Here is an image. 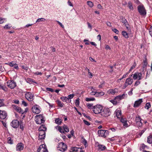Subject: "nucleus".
I'll use <instances>...</instances> for the list:
<instances>
[{
	"label": "nucleus",
	"instance_id": "nucleus-1",
	"mask_svg": "<svg viewBox=\"0 0 152 152\" xmlns=\"http://www.w3.org/2000/svg\"><path fill=\"white\" fill-rule=\"evenodd\" d=\"M102 110L103 107L100 104H96L94 106L92 109V111L96 114L100 113Z\"/></svg>",
	"mask_w": 152,
	"mask_h": 152
},
{
	"label": "nucleus",
	"instance_id": "nucleus-2",
	"mask_svg": "<svg viewBox=\"0 0 152 152\" xmlns=\"http://www.w3.org/2000/svg\"><path fill=\"white\" fill-rule=\"evenodd\" d=\"M137 10L141 15L145 16L146 15V10L143 5H140L138 6L137 7Z\"/></svg>",
	"mask_w": 152,
	"mask_h": 152
},
{
	"label": "nucleus",
	"instance_id": "nucleus-3",
	"mask_svg": "<svg viewBox=\"0 0 152 152\" xmlns=\"http://www.w3.org/2000/svg\"><path fill=\"white\" fill-rule=\"evenodd\" d=\"M98 133L99 136L106 137L109 134V132L107 130H99L98 131Z\"/></svg>",
	"mask_w": 152,
	"mask_h": 152
},
{
	"label": "nucleus",
	"instance_id": "nucleus-4",
	"mask_svg": "<svg viewBox=\"0 0 152 152\" xmlns=\"http://www.w3.org/2000/svg\"><path fill=\"white\" fill-rule=\"evenodd\" d=\"M101 115L104 117H108L111 114V112L108 108H104L103 110L100 113Z\"/></svg>",
	"mask_w": 152,
	"mask_h": 152
},
{
	"label": "nucleus",
	"instance_id": "nucleus-5",
	"mask_svg": "<svg viewBox=\"0 0 152 152\" xmlns=\"http://www.w3.org/2000/svg\"><path fill=\"white\" fill-rule=\"evenodd\" d=\"M25 96L26 99L29 101H32L34 99V95L31 92H26Z\"/></svg>",
	"mask_w": 152,
	"mask_h": 152
},
{
	"label": "nucleus",
	"instance_id": "nucleus-6",
	"mask_svg": "<svg viewBox=\"0 0 152 152\" xmlns=\"http://www.w3.org/2000/svg\"><path fill=\"white\" fill-rule=\"evenodd\" d=\"M67 146L64 142H61L58 144V150L62 152L65 151L67 149Z\"/></svg>",
	"mask_w": 152,
	"mask_h": 152
},
{
	"label": "nucleus",
	"instance_id": "nucleus-7",
	"mask_svg": "<svg viewBox=\"0 0 152 152\" xmlns=\"http://www.w3.org/2000/svg\"><path fill=\"white\" fill-rule=\"evenodd\" d=\"M7 86L11 89H13L16 86V83L13 80H9L7 83Z\"/></svg>",
	"mask_w": 152,
	"mask_h": 152
},
{
	"label": "nucleus",
	"instance_id": "nucleus-8",
	"mask_svg": "<svg viewBox=\"0 0 152 152\" xmlns=\"http://www.w3.org/2000/svg\"><path fill=\"white\" fill-rule=\"evenodd\" d=\"M48 150L44 144L41 145L37 150V152H48Z\"/></svg>",
	"mask_w": 152,
	"mask_h": 152
},
{
	"label": "nucleus",
	"instance_id": "nucleus-9",
	"mask_svg": "<svg viewBox=\"0 0 152 152\" xmlns=\"http://www.w3.org/2000/svg\"><path fill=\"white\" fill-rule=\"evenodd\" d=\"M20 122L17 120H14L11 123V125L13 128H17L19 126Z\"/></svg>",
	"mask_w": 152,
	"mask_h": 152
},
{
	"label": "nucleus",
	"instance_id": "nucleus-10",
	"mask_svg": "<svg viewBox=\"0 0 152 152\" xmlns=\"http://www.w3.org/2000/svg\"><path fill=\"white\" fill-rule=\"evenodd\" d=\"M32 110L34 113L36 114L39 113L40 112L39 107L37 105H35L32 107Z\"/></svg>",
	"mask_w": 152,
	"mask_h": 152
},
{
	"label": "nucleus",
	"instance_id": "nucleus-11",
	"mask_svg": "<svg viewBox=\"0 0 152 152\" xmlns=\"http://www.w3.org/2000/svg\"><path fill=\"white\" fill-rule=\"evenodd\" d=\"M12 107L15 109L17 112L22 114L24 113V112L20 107L17 106L15 105H12Z\"/></svg>",
	"mask_w": 152,
	"mask_h": 152
},
{
	"label": "nucleus",
	"instance_id": "nucleus-12",
	"mask_svg": "<svg viewBox=\"0 0 152 152\" xmlns=\"http://www.w3.org/2000/svg\"><path fill=\"white\" fill-rule=\"evenodd\" d=\"M142 102V99H139L135 102L133 105V107L134 108L138 107Z\"/></svg>",
	"mask_w": 152,
	"mask_h": 152
},
{
	"label": "nucleus",
	"instance_id": "nucleus-13",
	"mask_svg": "<svg viewBox=\"0 0 152 152\" xmlns=\"http://www.w3.org/2000/svg\"><path fill=\"white\" fill-rule=\"evenodd\" d=\"M7 116V114L6 112L5 111L0 110V118L4 119Z\"/></svg>",
	"mask_w": 152,
	"mask_h": 152
},
{
	"label": "nucleus",
	"instance_id": "nucleus-14",
	"mask_svg": "<svg viewBox=\"0 0 152 152\" xmlns=\"http://www.w3.org/2000/svg\"><path fill=\"white\" fill-rule=\"evenodd\" d=\"M39 138L41 140L44 139L45 136V131H39Z\"/></svg>",
	"mask_w": 152,
	"mask_h": 152
},
{
	"label": "nucleus",
	"instance_id": "nucleus-15",
	"mask_svg": "<svg viewBox=\"0 0 152 152\" xmlns=\"http://www.w3.org/2000/svg\"><path fill=\"white\" fill-rule=\"evenodd\" d=\"M23 145L22 143H19L17 144L16 147V149L17 151H20L23 149Z\"/></svg>",
	"mask_w": 152,
	"mask_h": 152
},
{
	"label": "nucleus",
	"instance_id": "nucleus-16",
	"mask_svg": "<svg viewBox=\"0 0 152 152\" xmlns=\"http://www.w3.org/2000/svg\"><path fill=\"white\" fill-rule=\"evenodd\" d=\"M91 94L92 95H95L96 97H100L103 96L104 94V93L103 92H93Z\"/></svg>",
	"mask_w": 152,
	"mask_h": 152
},
{
	"label": "nucleus",
	"instance_id": "nucleus-17",
	"mask_svg": "<svg viewBox=\"0 0 152 152\" xmlns=\"http://www.w3.org/2000/svg\"><path fill=\"white\" fill-rule=\"evenodd\" d=\"M97 147L99 150L100 151H104L106 148V146L103 145L98 144Z\"/></svg>",
	"mask_w": 152,
	"mask_h": 152
},
{
	"label": "nucleus",
	"instance_id": "nucleus-18",
	"mask_svg": "<svg viewBox=\"0 0 152 152\" xmlns=\"http://www.w3.org/2000/svg\"><path fill=\"white\" fill-rule=\"evenodd\" d=\"M60 99L64 102H65L66 103H69L71 102V100H69L68 97L66 96H62L60 98Z\"/></svg>",
	"mask_w": 152,
	"mask_h": 152
},
{
	"label": "nucleus",
	"instance_id": "nucleus-19",
	"mask_svg": "<svg viewBox=\"0 0 152 152\" xmlns=\"http://www.w3.org/2000/svg\"><path fill=\"white\" fill-rule=\"evenodd\" d=\"M127 94H124L121 95H119L118 96H116L115 97V99L117 100V101H119L120 100L124 98L125 96H127Z\"/></svg>",
	"mask_w": 152,
	"mask_h": 152
},
{
	"label": "nucleus",
	"instance_id": "nucleus-20",
	"mask_svg": "<svg viewBox=\"0 0 152 152\" xmlns=\"http://www.w3.org/2000/svg\"><path fill=\"white\" fill-rule=\"evenodd\" d=\"M121 121L123 124L124 126L126 127H128V124L127 123V120L126 118H121L120 120Z\"/></svg>",
	"mask_w": 152,
	"mask_h": 152
},
{
	"label": "nucleus",
	"instance_id": "nucleus-21",
	"mask_svg": "<svg viewBox=\"0 0 152 152\" xmlns=\"http://www.w3.org/2000/svg\"><path fill=\"white\" fill-rule=\"evenodd\" d=\"M36 123L37 124H41L42 123H44L45 122V120H44V118H37L36 120Z\"/></svg>",
	"mask_w": 152,
	"mask_h": 152
},
{
	"label": "nucleus",
	"instance_id": "nucleus-22",
	"mask_svg": "<svg viewBox=\"0 0 152 152\" xmlns=\"http://www.w3.org/2000/svg\"><path fill=\"white\" fill-rule=\"evenodd\" d=\"M117 92V89L115 88L114 89H110L108 91V93L111 94L113 95L114 94L116 93Z\"/></svg>",
	"mask_w": 152,
	"mask_h": 152
},
{
	"label": "nucleus",
	"instance_id": "nucleus-23",
	"mask_svg": "<svg viewBox=\"0 0 152 152\" xmlns=\"http://www.w3.org/2000/svg\"><path fill=\"white\" fill-rule=\"evenodd\" d=\"M133 82V80L132 79H131L130 78H128L126 80L125 83L127 84L128 85H131Z\"/></svg>",
	"mask_w": 152,
	"mask_h": 152
},
{
	"label": "nucleus",
	"instance_id": "nucleus-24",
	"mask_svg": "<svg viewBox=\"0 0 152 152\" xmlns=\"http://www.w3.org/2000/svg\"><path fill=\"white\" fill-rule=\"evenodd\" d=\"M56 102L59 107H63L64 105V104L62 103L59 100H57L56 101Z\"/></svg>",
	"mask_w": 152,
	"mask_h": 152
},
{
	"label": "nucleus",
	"instance_id": "nucleus-25",
	"mask_svg": "<svg viewBox=\"0 0 152 152\" xmlns=\"http://www.w3.org/2000/svg\"><path fill=\"white\" fill-rule=\"evenodd\" d=\"M116 115L117 118H120L121 117V111L120 110H116Z\"/></svg>",
	"mask_w": 152,
	"mask_h": 152
},
{
	"label": "nucleus",
	"instance_id": "nucleus-26",
	"mask_svg": "<svg viewBox=\"0 0 152 152\" xmlns=\"http://www.w3.org/2000/svg\"><path fill=\"white\" fill-rule=\"evenodd\" d=\"M47 129L46 128L44 125H42L40 126L39 129V131H45Z\"/></svg>",
	"mask_w": 152,
	"mask_h": 152
},
{
	"label": "nucleus",
	"instance_id": "nucleus-27",
	"mask_svg": "<svg viewBox=\"0 0 152 152\" xmlns=\"http://www.w3.org/2000/svg\"><path fill=\"white\" fill-rule=\"evenodd\" d=\"M147 142L149 144L152 143V135H151L148 137Z\"/></svg>",
	"mask_w": 152,
	"mask_h": 152
},
{
	"label": "nucleus",
	"instance_id": "nucleus-28",
	"mask_svg": "<svg viewBox=\"0 0 152 152\" xmlns=\"http://www.w3.org/2000/svg\"><path fill=\"white\" fill-rule=\"evenodd\" d=\"M27 81L28 83H34L36 84L37 83V82H35V81L32 78H27Z\"/></svg>",
	"mask_w": 152,
	"mask_h": 152
},
{
	"label": "nucleus",
	"instance_id": "nucleus-29",
	"mask_svg": "<svg viewBox=\"0 0 152 152\" xmlns=\"http://www.w3.org/2000/svg\"><path fill=\"white\" fill-rule=\"evenodd\" d=\"M93 104H90V103H87L86 104V105L88 108L89 109H91L92 111V109L94 107V106H93Z\"/></svg>",
	"mask_w": 152,
	"mask_h": 152
},
{
	"label": "nucleus",
	"instance_id": "nucleus-30",
	"mask_svg": "<svg viewBox=\"0 0 152 152\" xmlns=\"http://www.w3.org/2000/svg\"><path fill=\"white\" fill-rule=\"evenodd\" d=\"M55 122L56 124L60 125L62 121L61 120V119L59 118H56L55 120Z\"/></svg>",
	"mask_w": 152,
	"mask_h": 152
},
{
	"label": "nucleus",
	"instance_id": "nucleus-31",
	"mask_svg": "<svg viewBox=\"0 0 152 152\" xmlns=\"http://www.w3.org/2000/svg\"><path fill=\"white\" fill-rule=\"evenodd\" d=\"M147 147V146L144 144H142L141 145L140 147V149L141 151L142 150L143 151V150L145 148H146Z\"/></svg>",
	"mask_w": 152,
	"mask_h": 152
},
{
	"label": "nucleus",
	"instance_id": "nucleus-32",
	"mask_svg": "<svg viewBox=\"0 0 152 152\" xmlns=\"http://www.w3.org/2000/svg\"><path fill=\"white\" fill-rule=\"evenodd\" d=\"M95 100V99L94 97L88 98L87 97L85 99V100L87 102L93 101Z\"/></svg>",
	"mask_w": 152,
	"mask_h": 152
},
{
	"label": "nucleus",
	"instance_id": "nucleus-33",
	"mask_svg": "<svg viewBox=\"0 0 152 152\" xmlns=\"http://www.w3.org/2000/svg\"><path fill=\"white\" fill-rule=\"evenodd\" d=\"M110 102L112 103L114 105H116L117 104V101L115 98L113 99L110 100Z\"/></svg>",
	"mask_w": 152,
	"mask_h": 152
},
{
	"label": "nucleus",
	"instance_id": "nucleus-34",
	"mask_svg": "<svg viewBox=\"0 0 152 152\" xmlns=\"http://www.w3.org/2000/svg\"><path fill=\"white\" fill-rule=\"evenodd\" d=\"M142 120V119L138 115V116H136L135 118L136 122L141 121Z\"/></svg>",
	"mask_w": 152,
	"mask_h": 152
},
{
	"label": "nucleus",
	"instance_id": "nucleus-35",
	"mask_svg": "<svg viewBox=\"0 0 152 152\" xmlns=\"http://www.w3.org/2000/svg\"><path fill=\"white\" fill-rule=\"evenodd\" d=\"M64 130L66 132H68L69 131V129L67 126L66 125H64L63 126Z\"/></svg>",
	"mask_w": 152,
	"mask_h": 152
},
{
	"label": "nucleus",
	"instance_id": "nucleus-36",
	"mask_svg": "<svg viewBox=\"0 0 152 152\" xmlns=\"http://www.w3.org/2000/svg\"><path fill=\"white\" fill-rule=\"evenodd\" d=\"M122 34L126 38H127L128 37V34L125 31H123Z\"/></svg>",
	"mask_w": 152,
	"mask_h": 152
},
{
	"label": "nucleus",
	"instance_id": "nucleus-37",
	"mask_svg": "<svg viewBox=\"0 0 152 152\" xmlns=\"http://www.w3.org/2000/svg\"><path fill=\"white\" fill-rule=\"evenodd\" d=\"M151 107L150 103V102H148L145 105V108L147 109H148Z\"/></svg>",
	"mask_w": 152,
	"mask_h": 152
},
{
	"label": "nucleus",
	"instance_id": "nucleus-38",
	"mask_svg": "<svg viewBox=\"0 0 152 152\" xmlns=\"http://www.w3.org/2000/svg\"><path fill=\"white\" fill-rule=\"evenodd\" d=\"M79 100H80L79 98H78L75 100V104L77 107H78L79 105V103H80Z\"/></svg>",
	"mask_w": 152,
	"mask_h": 152
},
{
	"label": "nucleus",
	"instance_id": "nucleus-39",
	"mask_svg": "<svg viewBox=\"0 0 152 152\" xmlns=\"http://www.w3.org/2000/svg\"><path fill=\"white\" fill-rule=\"evenodd\" d=\"M7 140L8 143L10 144H13V140L11 139L10 137H8L7 138Z\"/></svg>",
	"mask_w": 152,
	"mask_h": 152
},
{
	"label": "nucleus",
	"instance_id": "nucleus-40",
	"mask_svg": "<svg viewBox=\"0 0 152 152\" xmlns=\"http://www.w3.org/2000/svg\"><path fill=\"white\" fill-rule=\"evenodd\" d=\"M87 4L88 5L91 7H92L94 6V4L93 2L91 1H88Z\"/></svg>",
	"mask_w": 152,
	"mask_h": 152
},
{
	"label": "nucleus",
	"instance_id": "nucleus-41",
	"mask_svg": "<svg viewBox=\"0 0 152 152\" xmlns=\"http://www.w3.org/2000/svg\"><path fill=\"white\" fill-rule=\"evenodd\" d=\"M20 126V129H22V131H23L24 129V126L23 124V123L22 121H20V122L19 123V124Z\"/></svg>",
	"mask_w": 152,
	"mask_h": 152
},
{
	"label": "nucleus",
	"instance_id": "nucleus-42",
	"mask_svg": "<svg viewBox=\"0 0 152 152\" xmlns=\"http://www.w3.org/2000/svg\"><path fill=\"white\" fill-rule=\"evenodd\" d=\"M45 20V19L43 18H39L37 20L36 22H39L40 21H44Z\"/></svg>",
	"mask_w": 152,
	"mask_h": 152
},
{
	"label": "nucleus",
	"instance_id": "nucleus-43",
	"mask_svg": "<svg viewBox=\"0 0 152 152\" xmlns=\"http://www.w3.org/2000/svg\"><path fill=\"white\" fill-rule=\"evenodd\" d=\"M4 100V99H0V107L3 106L4 104L3 102Z\"/></svg>",
	"mask_w": 152,
	"mask_h": 152
},
{
	"label": "nucleus",
	"instance_id": "nucleus-44",
	"mask_svg": "<svg viewBox=\"0 0 152 152\" xmlns=\"http://www.w3.org/2000/svg\"><path fill=\"white\" fill-rule=\"evenodd\" d=\"M0 89H1L4 91H6L7 88L6 87H4L3 85H2L0 84Z\"/></svg>",
	"mask_w": 152,
	"mask_h": 152
},
{
	"label": "nucleus",
	"instance_id": "nucleus-45",
	"mask_svg": "<svg viewBox=\"0 0 152 152\" xmlns=\"http://www.w3.org/2000/svg\"><path fill=\"white\" fill-rule=\"evenodd\" d=\"M58 130L61 133H64V129L62 128L60 126H58Z\"/></svg>",
	"mask_w": 152,
	"mask_h": 152
},
{
	"label": "nucleus",
	"instance_id": "nucleus-46",
	"mask_svg": "<svg viewBox=\"0 0 152 152\" xmlns=\"http://www.w3.org/2000/svg\"><path fill=\"white\" fill-rule=\"evenodd\" d=\"M128 7L130 10H133V7L132 4L130 2H129L128 3Z\"/></svg>",
	"mask_w": 152,
	"mask_h": 152
},
{
	"label": "nucleus",
	"instance_id": "nucleus-47",
	"mask_svg": "<svg viewBox=\"0 0 152 152\" xmlns=\"http://www.w3.org/2000/svg\"><path fill=\"white\" fill-rule=\"evenodd\" d=\"M74 96L75 95L74 94H70L67 97L69 100V99H71L73 98L74 97Z\"/></svg>",
	"mask_w": 152,
	"mask_h": 152
},
{
	"label": "nucleus",
	"instance_id": "nucleus-48",
	"mask_svg": "<svg viewBox=\"0 0 152 152\" xmlns=\"http://www.w3.org/2000/svg\"><path fill=\"white\" fill-rule=\"evenodd\" d=\"M136 125L139 127H141L142 125V123L141 121L136 122Z\"/></svg>",
	"mask_w": 152,
	"mask_h": 152
},
{
	"label": "nucleus",
	"instance_id": "nucleus-49",
	"mask_svg": "<svg viewBox=\"0 0 152 152\" xmlns=\"http://www.w3.org/2000/svg\"><path fill=\"white\" fill-rule=\"evenodd\" d=\"M136 125L139 127H141L142 125V123L141 121L136 122Z\"/></svg>",
	"mask_w": 152,
	"mask_h": 152
},
{
	"label": "nucleus",
	"instance_id": "nucleus-50",
	"mask_svg": "<svg viewBox=\"0 0 152 152\" xmlns=\"http://www.w3.org/2000/svg\"><path fill=\"white\" fill-rule=\"evenodd\" d=\"M138 77L137 72L135 73L133 75V78L135 80Z\"/></svg>",
	"mask_w": 152,
	"mask_h": 152
},
{
	"label": "nucleus",
	"instance_id": "nucleus-51",
	"mask_svg": "<svg viewBox=\"0 0 152 152\" xmlns=\"http://www.w3.org/2000/svg\"><path fill=\"white\" fill-rule=\"evenodd\" d=\"M138 74V77H139L138 80H140L142 79V74L141 73H139L137 72Z\"/></svg>",
	"mask_w": 152,
	"mask_h": 152
},
{
	"label": "nucleus",
	"instance_id": "nucleus-52",
	"mask_svg": "<svg viewBox=\"0 0 152 152\" xmlns=\"http://www.w3.org/2000/svg\"><path fill=\"white\" fill-rule=\"evenodd\" d=\"M136 65V64L135 62H134L133 65L131 67L129 70V72H130L131 70H132L135 67Z\"/></svg>",
	"mask_w": 152,
	"mask_h": 152
},
{
	"label": "nucleus",
	"instance_id": "nucleus-53",
	"mask_svg": "<svg viewBox=\"0 0 152 152\" xmlns=\"http://www.w3.org/2000/svg\"><path fill=\"white\" fill-rule=\"evenodd\" d=\"M82 143L85 146V147L86 146L87 141L85 139H83V140L82 141Z\"/></svg>",
	"mask_w": 152,
	"mask_h": 152
},
{
	"label": "nucleus",
	"instance_id": "nucleus-54",
	"mask_svg": "<svg viewBox=\"0 0 152 152\" xmlns=\"http://www.w3.org/2000/svg\"><path fill=\"white\" fill-rule=\"evenodd\" d=\"M46 89L47 91H50L51 92H53L54 91V90L52 88H47Z\"/></svg>",
	"mask_w": 152,
	"mask_h": 152
},
{
	"label": "nucleus",
	"instance_id": "nucleus-55",
	"mask_svg": "<svg viewBox=\"0 0 152 152\" xmlns=\"http://www.w3.org/2000/svg\"><path fill=\"white\" fill-rule=\"evenodd\" d=\"M37 118H42H42H44V116L42 114H40L38 115H37Z\"/></svg>",
	"mask_w": 152,
	"mask_h": 152
},
{
	"label": "nucleus",
	"instance_id": "nucleus-56",
	"mask_svg": "<svg viewBox=\"0 0 152 152\" xmlns=\"http://www.w3.org/2000/svg\"><path fill=\"white\" fill-rule=\"evenodd\" d=\"M80 148L81 149V148H79L77 147H74L72 149V150L73 151H78V149Z\"/></svg>",
	"mask_w": 152,
	"mask_h": 152
},
{
	"label": "nucleus",
	"instance_id": "nucleus-57",
	"mask_svg": "<svg viewBox=\"0 0 152 152\" xmlns=\"http://www.w3.org/2000/svg\"><path fill=\"white\" fill-rule=\"evenodd\" d=\"M11 26H9L8 24L6 25L4 27V28L5 29H9L10 28Z\"/></svg>",
	"mask_w": 152,
	"mask_h": 152
},
{
	"label": "nucleus",
	"instance_id": "nucleus-58",
	"mask_svg": "<svg viewBox=\"0 0 152 152\" xmlns=\"http://www.w3.org/2000/svg\"><path fill=\"white\" fill-rule=\"evenodd\" d=\"M83 121V122L84 123V124H85L86 125H87L89 126L90 125V123L88 122L87 121H86L85 120H84Z\"/></svg>",
	"mask_w": 152,
	"mask_h": 152
},
{
	"label": "nucleus",
	"instance_id": "nucleus-59",
	"mask_svg": "<svg viewBox=\"0 0 152 152\" xmlns=\"http://www.w3.org/2000/svg\"><path fill=\"white\" fill-rule=\"evenodd\" d=\"M4 18H0V24H2L4 22Z\"/></svg>",
	"mask_w": 152,
	"mask_h": 152
},
{
	"label": "nucleus",
	"instance_id": "nucleus-60",
	"mask_svg": "<svg viewBox=\"0 0 152 152\" xmlns=\"http://www.w3.org/2000/svg\"><path fill=\"white\" fill-rule=\"evenodd\" d=\"M149 33L150 35L152 37V26H151L149 29Z\"/></svg>",
	"mask_w": 152,
	"mask_h": 152
},
{
	"label": "nucleus",
	"instance_id": "nucleus-61",
	"mask_svg": "<svg viewBox=\"0 0 152 152\" xmlns=\"http://www.w3.org/2000/svg\"><path fill=\"white\" fill-rule=\"evenodd\" d=\"M122 18L121 20V21L123 23H125V22L127 21V20L125 18H123V17H122Z\"/></svg>",
	"mask_w": 152,
	"mask_h": 152
},
{
	"label": "nucleus",
	"instance_id": "nucleus-62",
	"mask_svg": "<svg viewBox=\"0 0 152 152\" xmlns=\"http://www.w3.org/2000/svg\"><path fill=\"white\" fill-rule=\"evenodd\" d=\"M34 74L35 75H42V73L41 72H34Z\"/></svg>",
	"mask_w": 152,
	"mask_h": 152
},
{
	"label": "nucleus",
	"instance_id": "nucleus-63",
	"mask_svg": "<svg viewBox=\"0 0 152 152\" xmlns=\"http://www.w3.org/2000/svg\"><path fill=\"white\" fill-rule=\"evenodd\" d=\"M140 83V81H137L134 84L135 86H137Z\"/></svg>",
	"mask_w": 152,
	"mask_h": 152
},
{
	"label": "nucleus",
	"instance_id": "nucleus-64",
	"mask_svg": "<svg viewBox=\"0 0 152 152\" xmlns=\"http://www.w3.org/2000/svg\"><path fill=\"white\" fill-rule=\"evenodd\" d=\"M145 130L143 129L142 131H141L139 133V134L140 135V137L141 136V135H142V134H143V133L145 132Z\"/></svg>",
	"mask_w": 152,
	"mask_h": 152
}]
</instances>
